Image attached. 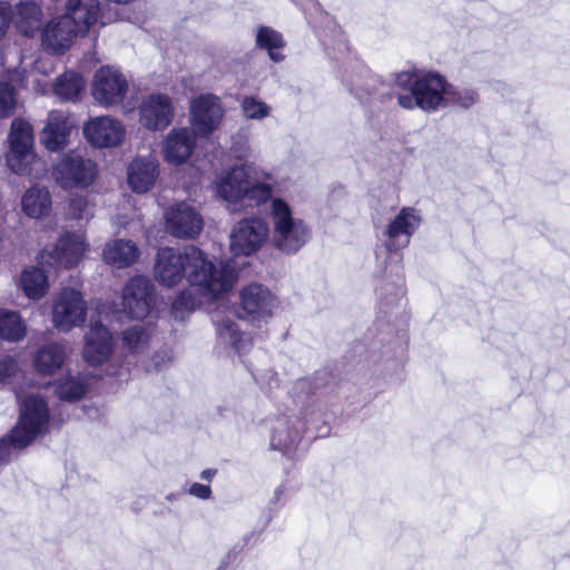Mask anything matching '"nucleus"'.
Returning a JSON list of instances; mask_svg holds the SVG:
<instances>
[{"label":"nucleus","mask_w":570,"mask_h":570,"mask_svg":"<svg viewBox=\"0 0 570 570\" xmlns=\"http://www.w3.org/2000/svg\"><path fill=\"white\" fill-rule=\"evenodd\" d=\"M395 85L405 92L397 95V102L404 109L420 108L434 112L444 108L448 81L432 71H401L395 76Z\"/></svg>","instance_id":"obj_1"},{"label":"nucleus","mask_w":570,"mask_h":570,"mask_svg":"<svg viewBox=\"0 0 570 570\" xmlns=\"http://www.w3.org/2000/svg\"><path fill=\"white\" fill-rule=\"evenodd\" d=\"M189 272L187 279L193 292L203 301L213 303L227 294L234 284L235 275L225 264H214L206 254L195 246H187Z\"/></svg>","instance_id":"obj_2"},{"label":"nucleus","mask_w":570,"mask_h":570,"mask_svg":"<svg viewBox=\"0 0 570 570\" xmlns=\"http://www.w3.org/2000/svg\"><path fill=\"white\" fill-rule=\"evenodd\" d=\"M49 423V409L43 399L28 395L20 405L17 425L8 436L0 439V465L8 462L11 449L29 445L38 435L45 433Z\"/></svg>","instance_id":"obj_3"},{"label":"nucleus","mask_w":570,"mask_h":570,"mask_svg":"<svg viewBox=\"0 0 570 570\" xmlns=\"http://www.w3.org/2000/svg\"><path fill=\"white\" fill-rule=\"evenodd\" d=\"M268 215L272 225V244L281 253L296 254L311 239L309 226L294 214L293 208L284 198L272 199Z\"/></svg>","instance_id":"obj_4"},{"label":"nucleus","mask_w":570,"mask_h":570,"mask_svg":"<svg viewBox=\"0 0 570 570\" xmlns=\"http://www.w3.org/2000/svg\"><path fill=\"white\" fill-rule=\"evenodd\" d=\"M8 140L9 151L6 156L8 167L19 175L29 174L37 159L31 124L22 118L13 119Z\"/></svg>","instance_id":"obj_5"},{"label":"nucleus","mask_w":570,"mask_h":570,"mask_svg":"<svg viewBox=\"0 0 570 570\" xmlns=\"http://www.w3.org/2000/svg\"><path fill=\"white\" fill-rule=\"evenodd\" d=\"M97 175V164L75 151L63 155L52 167V177L63 189L87 188Z\"/></svg>","instance_id":"obj_6"},{"label":"nucleus","mask_w":570,"mask_h":570,"mask_svg":"<svg viewBox=\"0 0 570 570\" xmlns=\"http://www.w3.org/2000/svg\"><path fill=\"white\" fill-rule=\"evenodd\" d=\"M88 248L83 234L66 233L39 253L38 262L42 266L71 268L82 259Z\"/></svg>","instance_id":"obj_7"},{"label":"nucleus","mask_w":570,"mask_h":570,"mask_svg":"<svg viewBox=\"0 0 570 570\" xmlns=\"http://www.w3.org/2000/svg\"><path fill=\"white\" fill-rule=\"evenodd\" d=\"M52 324L63 333L75 327H81L87 317V303L80 292L72 288H63L52 303Z\"/></svg>","instance_id":"obj_8"},{"label":"nucleus","mask_w":570,"mask_h":570,"mask_svg":"<svg viewBox=\"0 0 570 570\" xmlns=\"http://www.w3.org/2000/svg\"><path fill=\"white\" fill-rule=\"evenodd\" d=\"M126 76L114 66H102L94 75L91 95L104 107L120 104L128 92Z\"/></svg>","instance_id":"obj_9"},{"label":"nucleus","mask_w":570,"mask_h":570,"mask_svg":"<svg viewBox=\"0 0 570 570\" xmlns=\"http://www.w3.org/2000/svg\"><path fill=\"white\" fill-rule=\"evenodd\" d=\"M224 114L225 109L219 97L213 94H202L190 101L191 129L198 136L207 138L219 128Z\"/></svg>","instance_id":"obj_10"},{"label":"nucleus","mask_w":570,"mask_h":570,"mask_svg":"<svg viewBox=\"0 0 570 570\" xmlns=\"http://www.w3.org/2000/svg\"><path fill=\"white\" fill-rule=\"evenodd\" d=\"M164 217L166 232L176 238L193 239L204 227L200 213L187 202L171 205Z\"/></svg>","instance_id":"obj_11"},{"label":"nucleus","mask_w":570,"mask_h":570,"mask_svg":"<svg viewBox=\"0 0 570 570\" xmlns=\"http://www.w3.org/2000/svg\"><path fill=\"white\" fill-rule=\"evenodd\" d=\"M155 286L145 276L130 278L122 289V311L131 318L142 320L155 304Z\"/></svg>","instance_id":"obj_12"},{"label":"nucleus","mask_w":570,"mask_h":570,"mask_svg":"<svg viewBox=\"0 0 570 570\" xmlns=\"http://www.w3.org/2000/svg\"><path fill=\"white\" fill-rule=\"evenodd\" d=\"M268 237L266 222L258 217L238 222L230 233V250L234 255L249 256L256 253Z\"/></svg>","instance_id":"obj_13"},{"label":"nucleus","mask_w":570,"mask_h":570,"mask_svg":"<svg viewBox=\"0 0 570 570\" xmlns=\"http://www.w3.org/2000/svg\"><path fill=\"white\" fill-rule=\"evenodd\" d=\"M240 309L252 322H266L278 307L277 297L262 284H249L239 293Z\"/></svg>","instance_id":"obj_14"},{"label":"nucleus","mask_w":570,"mask_h":570,"mask_svg":"<svg viewBox=\"0 0 570 570\" xmlns=\"http://www.w3.org/2000/svg\"><path fill=\"white\" fill-rule=\"evenodd\" d=\"M189 271L187 247L184 250L163 247L157 252L154 265V277L163 286L173 287L181 282Z\"/></svg>","instance_id":"obj_15"},{"label":"nucleus","mask_w":570,"mask_h":570,"mask_svg":"<svg viewBox=\"0 0 570 570\" xmlns=\"http://www.w3.org/2000/svg\"><path fill=\"white\" fill-rule=\"evenodd\" d=\"M125 134L122 122L110 116L92 117L83 125L86 139L99 148L117 147L122 142Z\"/></svg>","instance_id":"obj_16"},{"label":"nucleus","mask_w":570,"mask_h":570,"mask_svg":"<svg viewBox=\"0 0 570 570\" xmlns=\"http://www.w3.org/2000/svg\"><path fill=\"white\" fill-rule=\"evenodd\" d=\"M174 118L171 99L161 94H153L142 99L139 106V124L151 131L167 128Z\"/></svg>","instance_id":"obj_17"},{"label":"nucleus","mask_w":570,"mask_h":570,"mask_svg":"<svg viewBox=\"0 0 570 570\" xmlns=\"http://www.w3.org/2000/svg\"><path fill=\"white\" fill-rule=\"evenodd\" d=\"M421 220L422 218L417 209L403 207L384 230L387 249L395 250L407 246L411 236L419 228Z\"/></svg>","instance_id":"obj_18"},{"label":"nucleus","mask_w":570,"mask_h":570,"mask_svg":"<svg viewBox=\"0 0 570 570\" xmlns=\"http://www.w3.org/2000/svg\"><path fill=\"white\" fill-rule=\"evenodd\" d=\"M196 136L191 128H173L161 144L165 161L175 166L185 164L195 149Z\"/></svg>","instance_id":"obj_19"},{"label":"nucleus","mask_w":570,"mask_h":570,"mask_svg":"<svg viewBox=\"0 0 570 570\" xmlns=\"http://www.w3.org/2000/svg\"><path fill=\"white\" fill-rule=\"evenodd\" d=\"M63 16L71 21L79 32L86 35L96 23L106 24V18L99 0H67Z\"/></svg>","instance_id":"obj_20"},{"label":"nucleus","mask_w":570,"mask_h":570,"mask_svg":"<svg viewBox=\"0 0 570 570\" xmlns=\"http://www.w3.org/2000/svg\"><path fill=\"white\" fill-rule=\"evenodd\" d=\"M114 352V340L109 330L91 322L85 335L83 358L91 365L105 363Z\"/></svg>","instance_id":"obj_21"},{"label":"nucleus","mask_w":570,"mask_h":570,"mask_svg":"<svg viewBox=\"0 0 570 570\" xmlns=\"http://www.w3.org/2000/svg\"><path fill=\"white\" fill-rule=\"evenodd\" d=\"M82 36L63 14L51 19L43 28L41 40L46 50L52 53H61L67 50L73 39Z\"/></svg>","instance_id":"obj_22"},{"label":"nucleus","mask_w":570,"mask_h":570,"mask_svg":"<svg viewBox=\"0 0 570 570\" xmlns=\"http://www.w3.org/2000/svg\"><path fill=\"white\" fill-rule=\"evenodd\" d=\"M72 129L73 125L65 111L52 110L40 134V141L49 151H60L68 146Z\"/></svg>","instance_id":"obj_23"},{"label":"nucleus","mask_w":570,"mask_h":570,"mask_svg":"<svg viewBox=\"0 0 570 570\" xmlns=\"http://www.w3.org/2000/svg\"><path fill=\"white\" fill-rule=\"evenodd\" d=\"M248 178L244 166H235L219 176L216 181L217 195L232 206L233 210L239 208Z\"/></svg>","instance_id":"obj_24"},{"label":"nucleus","mask_w":570,"mask_h":570,"mask_svg":"<svg viewBox=\"0 0 570 570\" xmlns=\"http://www.w3.org/2000/svg\"><path fill=\"white\" fill-rule=\"evenodd\" d=\"M128 184L136 193L148 191L159 176V163L153 155L138 156L128 166Z\"/></svg>","instance_id":"obj_25"},{"label":"nucleus","mask_w":570,"mask_h":570,"mask_svg":"<svg viewBox=\"0 0 570 570\" xmlns=\"http://www.w3.org/2000/svg\"><path fill=\"white\" fill-rule=\"evenodd\" d=\"M43 12L38 0H20L11 7V21L17 30L32 38L42 24Z\"/></svg>","instance_id":"obj_26"},{"label":"nucleus","mask_w":570,"mask_h":570,"mask_svg":"<svg viewBox=\"0 0 570 570\" xmlns=\"http://www.w3.org/2000/svg\"><path fill=\"white\" fill-rule=\"evenodd\" d=\"M302 423L297 417L282 415L272 424L271 446L287 453L296 448L301 440Z\"/></svg>","instance_id":"obj_27"},{"label":"nucleus","mask_w":570,"mask_h":570,"mask_svg":"<svg viewBox=\"0 0 570 570\" xmlns=\"http://www.w3.org/2000/svg\"><path fill=\"white\" fill-rule=\"evenodd\" d=\"M213 320L216 325L217 338L222 344L233 347L238 355L248 352L252 338L246 333L239 331L234 320L219 313L215 314Z\"/></svg>","instance_id":"obj_28"},{"label":"nucleus","mask_w":570,"mask_h":570,"mask_svg":"<svg viewBox=\"0 0 570 570\" xmlns=\"http://www.w3.org/2000/svg\"><path fill=\"white\" fill-rule=\"evenodd\" d=\"M140 255L136 243L130 239H112L106 243L102 249L104 261L117 268H126L134 265Z\"/></svg>","instance_id":"obj_29"},{"label":"nucleus","mask_w":570,"mask_h":570,"mask_svg":"<svg viewBox=\"0 0 570 570\" xmlns=\"http://www.w3.org/2000/svg\"><path fill=\"white\" fill-rule=\"evenodd\" d=\"M26 68L9 69L8 81H0V118L8 117L14 109V89L26 86Z\"/></svg>","instance_id":"obj_30"},{"label":"nucleus","mask_w":570,"mask_h":570,"mask_svg":"<svg viewBox=\"0 0 570 570\" xmlns=\"http://www.w3.org/2000/svg\"><path fill=\"white\" fill-rule=\"evenodd\" d=\"M67 358L66 346L60 343H49L41 346L35 355V366L41 374H53L63 365Z\"/></svg>","instance_id":"obj_31"},{"label":"nucleus","mask_w":570,"mask_h":570,"mask_svg":"<svg viewBox=\"0 0 570 570\" xmlns=\"http://www.w3.org/2000/svg\"><path fill=\"white\" fill-rule=\"evenodd\" d=\"M19 286L28 298L38 301L47 294L49 282L41 268L32 266L21 272Z\"/></svg>","instance_id":"obj_32"},{"label":"nucleus","mask_w":570,"mask_h":570,"mask_svg":"<svg viewBox=\"0 0 570 570\" xmlns=\"http://www.w3.org/2000/svg\"><path fill=\"white\" fill-rule=\"evenodd\" d=\"M255 43L257 48L267 51L272 61L282 62L285 59L282 50L285 48L286 42L283 35L277 30L267 26L258 27Z\"/></svg>","instance_id":"obj_33"},{"label":"nucleus","mask_w":570,"mask_h":570,"mask_svg":"<svg viewBox=\"0 0 570 570\" xmlns=\"http://www.w3.org/2000/svg\"><path fill=\"white\" fill-rule=\"evenodd\" d=\"M22 210L31 218L47 215L51 209L50 193L46 187H31L21 200Z\"/></svg>","instance_id":"obj_34"},{"label":"nucleus","mask_w":570,"mask_h":570,"mask_svg":"<svg viewBox=\"0 0 570 570\" xmlns=\"http://www.w3.org/2000/svg\"><path fill=\"white\" fill-rule=\"evenodd\" d=\"M26 333L27 325L18 312L0 308V338L20 342Z\"/></svg>","instance_id":"obj_35"},{"label":"nucleus","mask_w":570,"mask_h":570,"mask_svg":"<svg viewBox=\"0 0 570 570\" xmlns=\"http://www.w3.org/2000/svg\"><path fill=\"white\" fill-rule=\"evenodd\" d=\"M85 87L82 77L76 72H65L55 85L53 92L61 100H76Z\"/></svg>","instance_id":"obj_36"},{"label":"nucleus","mask_w":570,"mask_h":570,"mask_svg":"<svg viewBox=\"0 0 570 570\" xmlns=\"http://www.w3.org/2000/svg\"><path fill=\"white\" fill-rule=\"evenodd\" d=\"M87 389L88 382L85 375L79 373L76 375L68 374L57 383L56 393L62 400L75 401L80 399Z\"/></svg>","instance_id":"obj_37"},{"label":"nucleus","mask_w":570,"mask_h":570,"mask_svg":"<svg viewBox=\"0 0 570 570\" xmlns=\"http://www.w3.org/2000/svg\"><path fill=\"white\" fill-rule=\"evenodd\" d=\"M273 191L274 189L269 184L253 181L248 178L239 208L259 206L267 200L271 203L276 197L273 196Z\"/></svg>","instance_id":"obj_38"},{"label":"nucleus","mask_w":570,"mask_h":570,"mask_svg":"<svg viewBox=\"0 0 570 570\" xmlns=\"http://www.w3.org/2000/svg\"><path fill=\"white\" fill-rule=\"evenodd\" d=\"M478 94L473 89L455 87L448 82L445 90L444 107L455 106L469 109L478 101Z\"/></svg>","instance_id":"obj_39"},{"label":"nucleus","mask_w":570,"mask_h":570,"mask_svg":"<svg viewBox=\"0 0 570 570\" xmlns=\"http://www.w3.org/2000/svg\"><path fill=\"white\" fill-rule=\"evenodd\" d=\"M240 109L243 116L248 120L262 121L272 114V107L254 95L242 98Z\"/></svg>","instance_id":"obj_40"},{"label":"nucleus","mask_w":570,"mask_h":570,"mask_svg":"<svg viewBox=\"0 0 570 570\" xmlns=\"http://www.w3.org/2000/svg\"><path fill=\"white\" fill-rule=\"evenodd\" d=\"M125 347L135 354L142 353L149 343V334L141 325L127 328L122 336Z\"/></svg>","instance_id":"obj_41"},{"label":"nucleus","mask_w":570,"mask_h":570,"mask_svg":"<svg viewBox=\"0 0 570 570\" xmlns=\"http://www.w3.org/2000/svg\"><path fill=\"white\" fill-rule=\"evenodd\" d=\"M207 304L209 303L203 301L196 292L190 289V292H183L177 296L171 305V311L176 318H183L185 313Z\"/></svg>","instance_id":"obj_42"},{"label":"nucleus","mask_w":570,"mask_h":570,"mask_svg":"<svg viewBox=\"0 0 570 570\" xmlns=\"http://www.w3.org/2000/svg\"><path fill=\"white\" fill-rule=\"evenodd\" d=\"M68 214L71 218L77 220H89L94 216L89 208L88 200L83 196L71 197Z\"/></svg>","instance_id":"obj_43"},{"label":"nucleus","mask_w":570,"mask_h":570,"mask_svg":"<svg viewBox=\"0 0 570 570\" xmlns=\"http://www.w3.org/2000/svg\"><path fill=\"white\" fill-rule=\"evenodd\" d=\"M230 153L236 159H247L252 155V149L248 139L244 136L236 135L233 137Z\"/></svg>","instance_id":"obj_44"},{"label":"nucleus","mask_w":570,"mask_h":570,"mask_svg":"<svg viewBox=\"0 0 570 570\" xmlns=\"http://www.w3.org/2000/svg\"><path fill=\"white\" fill-rule=\"evenodd\" d=\"M11 22V4L7 1H0V39H2Z\"/></svg>","instance_id":"obj_45"},{"label":"nucleus","mask_w":570,"mask_h":570,"mask_svg":"<svg viewBox=\"0 0 570 570\" xmlns=\"http://www.w3.org/2000/svg\"><path fill=\"white\" fill-rule=\"evenodd\" d=\"M16 371L17 363L12 357L6 356L0 358V383L12 376Z\"/></svg>","instance_id":"obj_46"},{"label":"nucleus","mask_w":570,"mask_h":570,"mask_svg":"<svg viewBox=\"0 0 570 570\" xmlns=\"http://www.w3.org/2000/svg\"><path fill=\"white\" fill-rule=\"evenodd\" d=\"M188 493L197 499L208 500L212 497V488L208 484L195 482L189 487Z\"/></svg>","instance_id":"obj_47"},{"label":"nucleus","mask_w":570,"mask_h":570,"mask_svg":"<svg viewBox=\"0 0 570 570\" xmlns=\"http://www.w3.org/2000/svg\"><path fill=\"white\" fill-rule=\"evenodd\" d=\"M265 376H266V379L264 376L258 375V374H254V379L257 382L266 383V385L269 386V387H272L273 384L277 383V374L275 372L268 371Z\"/></svg>","instance_id":"obj_48"},{"label":"nucleus","mask_w":570,"mask_h":570,"mask_svg":"<svg viewBox=\"0 0 570 570\" xmlns=\"http://www.w3.org/2000/svg\"><path fill=\"white\" fill-rule=\"evenodd\" d=\"M216 474H217L216 469H206V470L202 471L200 479L210 482Z\"/></svg>","instance_id":"obj_49"},{"label":"nucleus","mask_w":570,"mask_h":570,"mask_svg":"<svg viewBox=\"0 0 570 570\" xmlns=\"http://www.w3.org/2000/svg\"><path fill=\"white\" fill-rule=\"evenodd\" d=\"M284 490L282 487L277 488L275 490V498L278 500L281 498V495L283 494Z\"/></svg>","instance_id":"obj_50"},{"label":"nucleus","mask_w":570,"mask_h":570,"mask_svg":"<svg viewBox=\"0 0 570 570\" xmlns=\"http://www.w3.org/2000/svg\"><path fill=\"white\" fill-rule=\"evenodd\" d=\"M351 92L355 94V96L358 98V99H363V95L360 94L358 91H354L353 88H351Z\"/></svg>","instance_id":"obj_51"},{"label":"nucleus","mask_w":570,"mask_h":570,"mask_svg":"<svg viewBox=\"0 0 570 570\" xmlns=\"http://www.w3.org/2000/svg\"><path fill=\"white\" fill-rule=\"evenodd\" d=\"M37 83H38V86H39L38 91H40V92H45V91H46V90H45V87H43V86H41L40 81H37Z\"/></svg>","instance_id":"obj_52"},{"label":"nucleus","mask_w":570,"mask_h":570,"mask_svg":"<svg viewBox=\"0 0 570 570\" xmlns=\"http://www.w3.org/2000/svg\"><path fill=\"white\" fill-rule=\"evenodd\" d=\"M305 384H306V382H305V381L298 382V385H302V386H303V385H305Z\"/></svg>","instance_id":"obj_53"}]
</instances>
